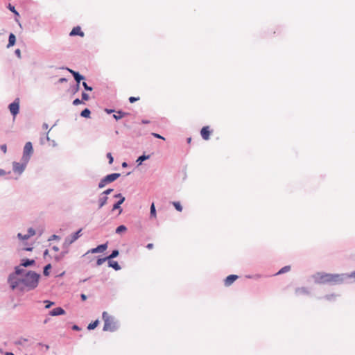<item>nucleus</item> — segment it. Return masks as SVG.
Here are the masks:
<instances>
[{"instance_id":"obj_55","label":"nucleus","mask_w":355,"mask_h":355,"mask_svg":"<svg viewBox=\"0 0 355 355\" xmlns=\"http://www.w3.org/2000/svg\"><path fill=\"white\" fill-rule=\"evenodd\" d=\"M191 137L188 138V139H187V142H188L189 144H190V143H191Z\"/></svg>"},{"instance_id":"obj_4","label":"nucleus","mask_w":355,"mask_h":355,"mask_svg":"<svg viewBox=\"0 0 355 355\" xmlns=\"http://www.w3.org/2000/svg\"><path fill=\"white\" fill-rule=\"evenodd\" d=\"M103 320H104L103 330L105 331H114L117 329L116 322L107 312L103 313Z\"/></svg>"},{"instance_id":"obj_36","label":"nucleus","mask_w":355,"mask_h":355,"mask_svg":"<svg viewBox=\"0 0 355 355\" xmlns=\"http://www.w3.org/2000/svg\"><path fill=\"white\" fill-rule=\"evenodd\" d=\"M107 184V182H106V181H105V178H103V179H102V180H101V182H99L98 187H99V188H103V187H104Z\"/></svg>"},{"instance_id":"obj_7","label":"nucleus","mask_w":355,"mask_h":355,"mask_svg":"<svg viewBox=\"0 0 355 355\" xmlns=\"http://www.w3.org/2000/svg\"><path fill=\"white\" fill-rule=\"evenodd\" d=\"M9 110H10V112H11V114L14 116H15L18 114L19 110V98H16L13 103L10 104Z\"/></svg>"},{"instance_id":"obj_52","label":"nucleus","mask_w":355,"mask_h":355,"mask_svg":"<svg viewBox=\"0 0 355 355\" xmlns=\"http://www.w3.org/2000/svg\"><path fill=\"white\" fill-rule=\"evenodd\" d=\"M105 112H106L107 113H108V114H110V113L113 112H114V110H108V109H106V110H105Z\"/></svg>"},{"instance_id":"obj_40","label":"nucleus","mask_w":355,"mask_h":355,"mask_svg":"<svg viewBox=\"0 0 355 355\" xmlns=\"http://www.w3.org/2000/svg\"><path fill=\"white\" fill-rule=\"evenodd\" d=\"M82 98L83 101H88L89 100V95L85 92L82 94Z\"/></svg>"},{"instance_id":"obj_48","label":"nucleus","mask_w":355,"mask_h":355,"mask_svg":"<svg viewBox=\"0 0 355 355\" xmlns=\"http://www.w3.org/2000/svg\"><path fill=\"white\" fill-rule=\"evenodd\" d=\"M146 248L149 250L152 249L153 248V243H148L147 245H146Z\"/></svg>"},{"instance_id":"obj_25","label":"nucleus","mask_w":355,"mask_h":355,"mask_svg":"<svg viewBox=\"0 0 355 355\" xmlns=\"http://www.w3.org/2000/svg\"><path fill=\"white\" fill-rule=\"evenodd\" d=\"M290 270H291L290 266H284L281 270H279V272L276 275H280V274L287 272L290 271Z\"/></svg>"},{"instance_id":"obj_33","label":"nucleus","mask_w":355,"mask_h":355,"mask_svg":"<svg viewBox=\"0 0 355 355\" xmlns=\"http://www.w3.org/2000/svg\"><path fill=\"white\" fill-rule=\"evenodd\" d=\"M107 259H108L107 257L98 259L96 261V264L100 266L103 264Z\"/></svg>"},{"instance_id":"obj_39","label":"nucleus","mask_w":355,"mask_h":355,"mask_svg":"<svg viewBox=\"0 0 355 355\" xmlns=\"http://www.w3.org/2000/svg\"><path fill=\"white\" fill-rule=\"evenodd\" d=\"M83 85L84 88L86 90H87V91H92V87L88 86L87 84L85 82L83 83Z\"/></svg>"},{"instance_id":"obj_41","label":"nucleus","mask_w":355,"mask_h":355,"mask_svg":"<svg viewBox=\"0 0 355 355\" xmlns=\"http://www.w3.org/2000/svg\"><path fill=\"white\" fill-rule=\"evenodd\" d=\"M152 135L156 138H159V139H163V140H165V138L163 137L162 136H161L159 134H157V133H152Z\"/></svg>"},{"instance_id":"obj_31","label":"nucleus","mask_w":355,"mask_h":355,"mask_svg":"<svg viewBox=\"0 0 355 355\" xmlns=\"http://www.w3.org/2000/svg\"><path fill=\"white\" fill-rule=\"evenodd\" d=\"M173 204L174 207H175V209L178 211H182V206H181L180 202H173Z\"/></svg>"},{"instance_id":"obj_10","label":"nucleus","mask_w":355,"mask_h":355,"mask_svg":"<svg viewBox=\"0 0 355 355\" xmlns=\"http://www.w3.org/2000/svg\"><path fill=\"white\" fill-rule=\"evenodd\" d=\"M211 131L209 130V126H204L200 131L201 137L205 140L209 139Z\"/></svg>"},{"instance_id":"obj_18","label":"nucleus","mask_w":355,"mask_h":355,"mask_svg":"<svg viewBox=\"0 0 355 355\" xmlns=\"http://www.w3.org/2000/svg\"><path fill=\"white\" fill-rule=\"evenodd\" d=\"M295 293L297 295H308L309 294V291L305 287H301V288H297L295 290Z\"/></svg>"},{"instance_id":"obj_30","label":"nucleus","mask_w":355,"mask_h":355,"mask_svg":"<svg viewBox=\"0 0 355 355\" xmlns=\"http://www.w3.org/2000/svg\"><path fill=\"white\" fill-rule=\"evenodd\" d=\"M118 255H119V251L115 250H113L112 254L107 257V259H111L112 258L117 257Z\"/></svg>"},{"instance_id":"obj_16","label":"nucleus","mask_w":355,"mask_h":355,"mask_svg":"<svg viewBox=\"0 0 355 355\" xmlns=\"http://www.w3.org/2000/svg\"><path fill=\"white\" fill-rule=\"evenodd\" d=\"M68 71L73 74L75 80H76V82L78 83V87H79V83L80 82L81 80H83L84 79V77L81 75H80L78 72L73 71V70H71V69H67Z\"/></svg>"},{"instance_id":"obj_6","label":"nucleus","mask_w":355,"mask_h":355,"mask_svg":"<svg viewBox=\"0 0 355 355\" xmlns=\"http://www.w3.org/2000/svg\"><path fill=\"white\" fill-rule=\"evenodd\" d=\"M27 163L25 161L23 163L13 162V171L19 175L21 174L25 170Z\"/></svg>"},{"instance_id":"obj_34","label":"nucleus","mask_w":355,"mask_h":355,"mask_svg":"<svg viewBox=\"0 0 355 355\" xmlns=\"http://www.w3.org/2000/svg\"><path fill=\"white\" fill-rule=\"evenodd\" d=\"M8 8H9V10L10 11H12L13 13H15V15H17V16L19 15V13L17 12V10H15V7L12 6L11 4H9Z\"/></svg>"},{"instance_id":"obj_38","label":"nucleus","mask_w":355,"mask_h":355,"mask_svg":"<svg viewBox=\"0 0 355 355\" xmlns=\"http://www.w3.org/2000/svg\"><path fill=\"white\" fill-rule=\"evenodd\" d=\"M139 97H133V96H131V97H130V98H129V101H130V103H135V102H136V101H139Z\"/></svg>"},{"instance_id":"obj_2","label":"nucleus","mask_w":355,"mask_h":355,"mask_svg":"<svg viewBox=\"0 0 355 355\" xmlns=\"http://www.w3.org/2000/svg\"><path fill=\"white\" fill-rule=\"evenodd\" d=\"M40 275L34 272H23V277L21 281V290L29 291L35 288L39 281Z\"/></svg>"},{"instance_id":"obj_53","label":"nucleus","mask_w":355,"mask_h":355,"mask_svg":"<svg viewBox=\"0 0 355 355\" xmlns=\"http://www.w3.org/2000/svg\"><path fill=\"white\" fill-rule=\"evenodd\" d=\"M73 329H74V330H79L80 329H79V327L77 325H74L73 327Z\"/></svg>"},{"instance_id":"obj_59","label":"nucleus","mask_w":355,"mask_h":355,"mask_svg":"<svg viewBox=\"0 0 355 355\" xmlns=\"http://www.w3.org/2000/svg\"><path fill=\"white\" fill-rule=\"evenodd\" d=\"M55 260H56V261H58V260L60 259V257L56 256V257H55Z\"/></svg>"},{"instance_id":"obj_29","label":"nucleus","mask_w":355,"mask_h":355,"mask_svg":"<svg viewBox=\"0 0 355 355\" xmlns=\"http://www.w3.org/2000/svg\"><path fill=\"white\" fill-rule=\"evenodd\" d=\"M150 215L151 216L156 217V210L154 203H152L150 206Z\"/></svg>"},{"instance_id":"obj_23","label":"nucleus","mask_w":355,"mask_h":355,"mask_svg":"<svg viewBox=\"0 0 355 355\" xmlns=\"http://www.w3.org/2000/svg\"><path fill=\"white\" fill-rule=\"evenodd\" d=\"M90 114H91L90 110L87 108H85V110H83L81 112L80 115H81V116L85 117V118H89Z\"/></svg>"},{"instance_id":"obj_11","label":"nucleus","mask_w":355,"mask_h":355,"mask_svg":"<svg viewBox=\"0 0 355 355\" xmlns=\"http://www.w3.org/2000/svg\"><path fill=\"white\" fill-rule=\"evenodd\" d=\"M35 234V232L33 228H29L28 230V234L23 235L21 233L18 234V237L21 240H26L29 239L31 236H34Z\"/></svg>"},{"instance_id":"obj_8","label":"nucleus","mask_w":355,"mask_h":355,"mask_svg":"<svg viewBox=\"0 0 355 355\" xmlns=\"http://www.w3.org/2000/svg\"><path fill=\"white\" fill-rule=\"evenodd\" d=\"M81 231L82 229H80L78 232L66 238L64 241L65 244L69 245L76 241L81 236Z\"/></svg>"},{"instance_id":"obj_56","label":"nucleus","mask_w":355,"mask_h":355,"mask_svg":"<svg viewBox=\"0 0 355 355\" xmlns=\"http://www.w3.org/2000/svg\"><path fill=\"white\" fill-rule=\"evenodd\" d=\"M26 250H27V251H31V250H32V248H26Z\"/></svg>"},{"instance_id":"obj_60","label":"nucleus","mask_w":355,"mask_h":355,"mask_svg":"<svg viewBox=\"0 0 355 355\" xmlns=\"http://www.w3.org/2000/svg\"><path fill=\"white\" fill-rule=\"evenodd\" d=\"M142 123H148V121H142Z\"/></svg>"},{"instance_id":"obj_43","label":"nucleus","mask_w":355,"mask_h":355,"mask_svg":"<svg viewBox=\"0 0 355 355\" xmlns=\"http://www.w3.org/2000/svg\"><path fill=\"white\" fill-rule=\"evenodd\" d=\"M1 150H2L4 153H6V152H7V146H6V145H5V144L1 145Z\"/></svg>"},{"instance_id":"obj_22","label":"nucleus","mask_w":355,"mask_h":355,"mask_svg":"<svg viewBox=\"0 0 355 355\" xmlns=\"http://www.w3.org/2000/svg\"><path fill=\"white\" fill-rule=\"evenodd\" d=\"M128 115L127 113H125V112H123L121 111H118L116 112V114H114L113 115V117L116 119V120H119V119H122L123 117H124L125 116Z\"/></svg>"},{"instance_id":"obj_17","label":"nucleus","mask_w":355,"mask_h":355,"mask_svg":"<svg viewBox=\"0 0 355 355\" xmlns=\"http://www.w3.org/2000/svg\"><path fill=\"white\" fill-rule=\"evenodd\" d=\"M107 244H102L91 250L92 253L102 252L107 249Z\"/></svg>"},{"instance_id":"obj_58","label":"nucleus","mask_w":355,"mask_h":355,"mask_svg":"<svg viewBox=\"0 0 355 355\" xmlns=\"http://www.w3.org/2000/svg\"><path fill=\"white\" fill-rule=\"evenodd\" d=\"M127 166V164L125 162H123L122 164V166L125 167Z\"/></svg>"},{"instance_id":"obj_49","label":"nucleus","mask_w":355,"mask_h":355,"mask_svg":"<svg viewBox=\"0 0 355 355\" xmlns=\"http://www.w3.org/2000/svg\"><path fill=\"white\" fill-rule=\"evenodd\" d=\"M6 175V172L3 169H0V176Z\"/></svg>"},{"instance_id":"obj_5","label":"nucleus","mask_w":355,"mask_h":355,"mask_svg":"<svg viewBox=\"0 0 355 355\" xmlns=\"http://www.w3.org/2000/svg\"><path fill=\"white\" fill-rule=\"evenodd\" d=\"M33 148L31 142L28 141L26 142L23 151V157L22 159L23 161H25V162H28L30 159V157L31 155L33 154Z\"/></svg>"},{"instance_id":"obj_27","label":"nucleus","mask_w":355,"mask_h":355,"mask_svg":"<svg viewBox=\"0 0 355 355\" xmlns=\"http://www.w3.org/2000/svg\"><path fill=\"white\" fill-rule=\"evenodd\" d=\"M148 155H141L137 159V162L138 163L139 165H140L144 160L148 159Z\"/></svg>"},{"instance_id":"obj_45","label":"nucleus","mask_w":355,"mask_h":355,"mask_svg":"<svg viewBox=\"0 0 355 355\" xmlns=\"http://www.w3.org/2000/svg\"><path fill=\"white\" fill-rule=\"evenodd\" d=\"M113 191V189H108L107 190H105L103 193L105 194V195H107V194H110L112 191Z\"/></svg>"},{"instance_id":"obj_21","label":"nucleus","mask_w":355,"mask_h":355,"mask_svg":"<svg viewBox=\"0 0 355 355\" xmlns=\"http://www.w3.org/2000/svg\"><path fill=\"white\" fill-rule=\"evenodd\" d=\"M34 263H35L34 260H29V259L24 260H24H22V262L19 266H20V268H21L22 266L27 267V266L34 264Z\"/></svg>"},{"instance_id":"obj_3","label":"nucleus","mask_w":355,"mask_h":355,"mask_svg":"<svg viewBox=\"0 0 355 355\" xmlns=\"http://www.w3.org/2000/svg\"><path fill=\"white\" fill-rule=\"evenodd\" d=\"M25 270L20 268V266L15 268V272L10 275L8 277V282L12 289L19 287L21 288V281L23 277V272Z\"/></svg>"},{"instance_id":"obj_9","label":"nucleus","mask_w":355,"mask_h":355,"mask_svg":"<svg viewBox=\"0 0 355 355\" xmlns=\"http://www.w3.org/2000/svg\"><path fill=\"white\" fill-rule=\"evenodd\" d=\"M114 197L119 198V200L114 205L112 210L119 209V214H121L122 212V209H121L120 206L124 202L125 198L123 197L120 193L115 195Z\"/></svg>"},{"instance_id":"obj_51","label":"nucleus","mask_w":355,"mask_h":355,"mask_svg":"<svg viewBox=\"0 0 355 355\" xmlns=\"http://www.w3.org/2000/svg\"><path fill=\"white\" fill-rule=\"evenodd\" d=\"M67 81V79L64 78H62L59 80V83H64V82H66Z\"/></svg>"},{"instance_id":"obj_12","label":"nucleus","mask_w":355,"mask_h":355,"mask_svg":"<svg viewBox=\"0 0 355 355\" xmlns=\"http://www.w3.org/2000/svg\"><path fill=\"white\" fill-rule=\"evenodd\" d=\"M65 314V311L61 307H56L49 312L51 316H58Z\"/></svg>"},{"instance_id":"obj_15","label":"nucleus","mask_w":355,"mask_h":355,"mask_svg":"<svg viewBox=\"0 0 355 355\" xmlns=\"http://www.w3.org/2000/svg\"><path fill=\"white\" fill-rule=\"evenodd\" d=\"M120 176V173H112L110 175H107L105 176V181L107 182V183H110L116 180Z\"/></svg>"},{"instance_id":"obj_19","label":"nucleus","mask_w":355,"mask_h":355,"mask_svg":"<svg viewBox=\"0 0 355 355\" xmlns=\"http://www.w3.org/2000/svg\"><path fill=\"white\" fill-rule=\"evenodd\" d=\"M15 42H16L15 35L13 33H10L9 35L8 44L7 46L8 48L10 46H12L15 44Z\"/></svg>"},{"instance_id":"obj_32","label":"nucleus","mask_w":355,"mask_h":355,"mask_svg":"<svg viewBox=\"0 0 355 355\" xmlns=\"http://www.w3.org/2000/svg\"><path fill=\"white\" fill-rule=\"evenodd\" d=\"M51 264H48L44 267V275H46V276L49 275V270L51 269Z\"/></svg>"},{"instance_id":"obj_13","label":"nucleus","mask_w":355,"mask_h":355,"mask_svg":"<svg viewBox=\"0 0 355 355\" xmlns=\"http://www.w3.org/2000/svg\"><path fill=\"white\" fill-rule=\"evenodd\" d=\"M70 36H75V35H79L80 37H84L85 34L81 31V28L80 26L74 27L72 31L69 33Z\"/></svg>"},{"instance_id":"obj_50","label":"nucleus","mask_w":355,"mask_h":355,"mask_svg":"<svg viewBox=\"0 0 355 355\" xmlns=\"http://www.w3.org/2000/svg\"><path fill=\"white\" fill-rule=\"evenodd\" d=\"M52 250H53V251H55V252H58V251L59 250V248H58V247H57V246H53V247L52 248Z\"/></svg>"},{"instance_id":"obj_57","label":"nucleus","mask_w":355,"mask_h":355,"mask_svg":"<svg viewBox=\"0 0 355 355\" xmlns=\"http://www.w3.org/2000/svg\"><path fill=\"white\" fill-rule=\"evenodd\" d=\"M6 355H14V354L12 352H7Z\"/></svg>"},{"instance_id":"obj_54","label":"nucleus","mask_w":355,"mask_h":355,"mask_svg":"<svg viewBox=\"0 0 355 355\" xmlns=\"http://www.w3.org/2000/svg\"><path fill=\"white\" fill-rule=\"evenodd\" d=\"M48 253H49V250H46L44 251V257H45V256H46V255L48 254Z\"/></svg>"},{"instance_id":"obj_35","label":"nucleus","mask_w":355,"mask_h":355,"mask_svg":"<svg viewBox=\"0 0 355 355\" xmlns=\"http://www.w3.org/2000/svg\"><path fill=\"white\" fill-rule=\"evenodd\" d=\"M44 302L46 304V306H45L46 309H49L53 304H54V302L49 301V300H45Z\"/></svg>"},{"instance_id":"obj_14","label":"nucleus","mask_w":355,"mask_h":355,"mask_svg":"<svg viewBox=\"0 0 355 355\" xmlns=\"http://www.w3.org/2000/svg\"><path fill=\"white\" fill-rule=\"evenodd\" d=\"M238 276L236 275H230L225 279V285L226 286H230L234 281L238 279Z\"/></svg>"},{"instance_id":"obj_46","label":"nucleus","mask_w":355,"mask_h":355,"mask_svg":"<svg viewBox=\"0 0 355 355\" xmlns=\"http://www.w3.org/2000/svg\"><path fill=\"white\" fill-rule=\"evenodd\" d=\"M348 277L355 278V271L347 275Z\"/></svg>"},{"instance_id":"obj_24","label":"nucleus","mask_w":355,"mask_h":355,"mask_svg":"<svg viewBox=\"0 0 355 355\" xmlns=\"http://www.w3.org/2000/svg\"><path fill=\"white\" fill-rule=\"evenodd\" d=\"M107 201V197L104 196L99 199V208H101L103 206H104Z\"/></svg>"},{"instance_id":"obj_42","label":"nucleus","mask_w":355,"mask_h":355,"mask_svg":"<svg viewBox=\"0 0 355 355\" xmlns=\"http://www.w3.org/2000/svg\"><path fill=\"white\" fill-rule=\"evenodd\" d=\"M82 103V101L79 98H76L73 101V104L74 105H78Z\"/></svg>"},{"instance_id":"obj_37","label":"nucleus","mask_w":355,"mask_h":355,"mask_svg":"<svg viewBox=\"0 0 355 355\" xmlns=\"http://www.w3.org/2000/svg\"><path fill=\"white\" fill-rule=\"evenodd\" d=\"M107 158H108V159H109V164H112L113 163V160H114V159H113V157H112V154H111L110 153H108L107 154Z\"/></svg>"},{"instance_id":"obj_47","label":"nucleus","mask_w":355,"mask_h":355,"mask_svg":"<svg viewBox=\"0 0 355 355\" xmlns=\"http://www.w3.org/2000/svg\"><path fill=\"white\" fill-rule=\"evenodd\" d=\"M80 297L83 301H85L87 300V296L85 294H81Z\"/></svg>"},{"instance_id":"obj_20","label":"nucleus","mask_w":355,"mask_h":355,"mask_svg":"<svg viewBox=\"0 0 355 355\" xmlns=\"http://www.w3.org/2000/svg\"><path fill=\"white\" fill-rule=\"evenodd\" d=\"M109 261H108V264H109V266L110 267H112L113 268L114 270H120L121 269V267L119 265V263L115 261H112L110 259H108Z\"/></svg>"},{"instance_id":"obj_61","label":"nucleus","mask_w":355,"mask_h":355,"mask_svg":"<svg viewBox=\"0 0 355 355\" xmlns=\"http://www.w3.org/2000/svg\"><path fill=\"white\" fill-rule=\"evenodd\" d=\"M53 239H55V238H57L58 236H55V235H53Z\"/></svg>"},{"instance_id":"obj_1","label":"nucleus","mask_w":355,"mask_h":355,"mask_svg":"<svg viewBox=\"0 0 355 355\" xmlns=\"http://www.w3.org/2000/svg\"><path fill=\"white\" fill-rule=\"evenodd\" d=\"M344 274H331L323 272H317L313 276L315 283L319 284H338L344 281Z\"/></svg>"},{"instance_id":"obj_44","label":"nucleus","mask_w":355,"mask_h":355,"mask_svg":"<svg viewBox=\"0 0 355 355\" xmlns=\"http://www.w3.org/2000/svg\"><path fill=\"white\" fill-rule=\"evenodd\" d=\"M15 54L17 55L19 58H21V51L19 49L15 50Z\"/></svg>"},{"instance_id":"obj_28","label":"nucleus","mask_w":355,"mask_h":355,"mask_svg":"<svg viewBox=\"0 0 355 355\" xmlns=\"http://www.w3.org/2000/svg\"><path fill=\"white\" fill-rule=\"evenodd\" d=\"M127 230V228L125 225H120L119 226L116 230V233L120 234L123 232H125Z\"/></svg>"},{"instance_id":"obj_26","label":"nucleus","mask_w":355,"mask_h":355,"mask_svg":"<svg viewBox=\"0 0 355 355\" xmlns=\"http://www.w3.org/2000/svg\"><path fill=\"white\" fill-rule=\"evenodd\" d=\"M98 324V320H95L94 322H91L90 324H89L88 327H87V329L89 330H92V329H95Z\"/></svg>"}]
</instances>
